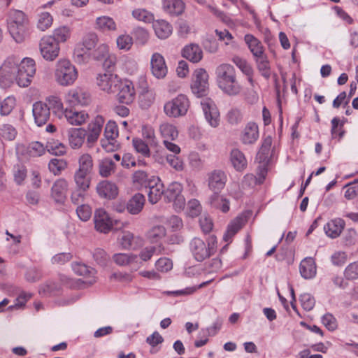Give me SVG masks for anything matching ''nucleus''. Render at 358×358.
<instances>
[{
	"mask_svg": "<svg viewBox=\"0 0 358 358\" xmlns=\"http://www.w3.org/2000/svg\"><path fill=\"white\" fill-rule=\"evenodd\" d=\"M217 238L214 235L210 236L206 243L200 238L195 237L189 243V250L197 262H203L213 255L216 250Z\"/></svg>",
	"mask_w": 358,
	"mask_h": 358,
	"instance_id": "nucleus-2",
	"label": "nucleus"
},
{
	"mask_svg": "<svg viewBox=\"0 0 358 358\" xmlns=\"http://www.w3.org/2000/svg\"><path fill=\"white\" fill-rule=\"evenodd\" d=\"M189 106L190 102L187 96L183 94H180L165 103L164 111L168 117L178 118L185 116Z\"/></svg>",
	"mask_w": 358,
	"mask_h": 358,
	"instance_id": "nucleus-6",
	"label": "nucleus"
},
{
	"mask_svg": "<svg viewBox=\"0 0 358 358\" xmlns=\"http://www.w3.org/2000/svg\"><path fill=\"white\" fill-rule=\"evenodd\" d=\"M159 131L164 140H174L178 136L176 127L169 122H163L159 125Z\"/></svg>",
	"mask_w": 358,
	"mask_h": 358,
	"instance_id": "nucleus-46",
	"label": "nucleus"
},
{
	"mask_svg": "<svg viewBox=\"0 0 358 358\" xmlns=\"http://www.w3.org/2000/svg\"><path fill=\"white\" fill-rule=\"evenodd\" d=\"M46 108L49 111V114L52 112L56 116L60 117L63 115V104L61 99L56 96H50L46 99Z\"/></svg>",
	"mask_w": 358,
	"mask_h": 358,
	"instance_id": "nucleus-40",
	"label": "nucleus"
},
{
	"mask_svg": "<svg viewBox=\"0 0 358 358\" xmlns=\"http://www.w3.org/2000/svg\"><path fill=\"white\" fill-rule=\"evenodd\" d=\"M231 61L245 76L253 74V69L246 59L239 56H234Z\"/></svg>",
	"mask_w": 358,
	"mask_h": 358,
	"instance_id": "nucleus-51",
	"label": "nucleus"
},
{
	"mask_svg": "<svg viewBox=\"0 0 358 358\" xmlns=\"http://www.w3.org/2000/svg\"><path fill=\"white\" fill-rule=\"evenodd\" d=\"M9 17V33L17 43H22L25 39L27 29L25 14L21 10H14L10 11Z\"/></svg>",
	"mask_w": 358,
	"mask_h": 358,
	"instance_id": "nucleus-4",
	"label": "nucleus"
},
{
	"mask_svg": "<svg viewBox=\"0 0 358 358\" xmlns=\"http://www.w3.org/2000/svg\"><path fill=\"white\" fill-rule=\"evenodd\" d=\"M163 6L165 11L173 15L181 14L185 7L181 0H164Z\"/></svg>",
	"mask_w": 358,
	"mask_h": 358,
	"instance_id": "nucleus-45",
	"label": "nucleus"
},
{
	"mask_svg": "<svg viewBox=\"0 0 358 358\" xmlns=\"http://www.w3.org/2000/svg\"><path fill=\"white\" fill-rule=\"evenodd\" d=\"M71 36V30L68 27L63 26L56 29L52 36H48L49 40L52 41V48L53 50L51 55L49 57L51 59H56L59 53L60 48L59 43L66 41Z\"/></svg>",
	"mask_w": 358,
	"mask_h": 358,
	"instance_id": "nucleus-13",
	"label": "nucleus"
},
{
	"mask_svg": "<svg viewBox=\"0 0 358 358\" xmlns=\"http://www.w3.org/2000/svg\"><path fill=\"white\" fill-rule=\"evenodd\" d=\"M87 189H81L80 187H76L71 194V201L75 205H79L83 203L87 195Z\"/></svg>",
	"mask_w": 358,
	"mask_h": 358,
	"instance_id": "nucleus-57",
	"label": "nucleus"
},
{
	"mask_svg": "<svg viewBox=\"0 0 358 358\" xmlns=\"http://www.w3.org/2000/svg\"><path fill=\"white\" fill-rule=\"evenodd\" d=\"M20 58L11 55L8 57L0 67V87L3 89L10 87L14 80L19 66Z\"/></svg>",
	"mask_w": 358,
	"mask_h": 358,
	"instance_id": "nucleus-5",
	"label": "nucleus"
},
{
	"mask_svg": "<svg viewBox=\"0 0 358 358\" xmlns=\"http://www.w3.org/2000/svg\"><path fill=\"white\" fill-rule=\"evenodd\" d=\"M67 122L72 125H81L88 118V114L85 111H76L66 109L63 113Z\"/></svg>",
	"mask_w": 358,
	"mask_h": 358,
	"instance_id": "nucleus-39",
	"label": "nucleus"
},
{
	"mask_svg": "<svg viewBox=\"0 0 358 358\" xmlns=\"http://www.w3.org/2000/svg\"><path fill=\"white\" fill-rule=\"evenodd\" d=\"M147 188L148 189V201L152 204L157 203L161 199L162 195L164 196V184L157 176L152 178Z\"/></svg>",
	"mask_w": 358,
	"mask_h": 358,
	"instance_id": "nucleus-18",
	"label": "nucleus"
},
{
	"mask_svg": "<svg viewBox=\"0 0 358 358\" xmlns=\"http://www.w3.org/2000/svg\"><path fill=\"white\" fill-rule=\"evenodd\" d=\"M136 238L140 239L139 237H135L134 234L129 231H124L119 237L118 241L123 249L134 250L136 248L133 245V243Z\"/></svg>",
	"mask_w": 358,
	"mask_h": 358,
	"instance_id": "nucleus-49",
	"label": "nucleus"
},
{
	"mask_svg": "<svg viewBox=\"0 0 358 358\" xmlns=\"http://www.w3.org/2000/svg\"><path fill=\"white\" fill-rule=\"evenodd\" d=\"M26 155L29 157H36L43 155L45 152L43 145L38 141L31 143L27 148L24 145H19L16 148V152L19 157L20 155Z\"/></svg>",
	"mask_w": 358,
	"mask_h": 358,
	"instance_id": "nucleus-20",
	"label": "nucleus"
},
{
	"mask_svg": "<svg viewBox=\"0 0 358 358\" xmlns=\"http://www.w3.org/2000/svg\"><path fill=\"white\" fill-rule=\"evenodd\" d=\"M166 230L162 225L152 227L146 234V237L151 243H157L166 236Z\"/></svg>",
	"mask_w": 358,
	"mask_h": 358,
	"instance_id": "nucleus-44",
	"label": "nucleus"
},
{
	"mask_svg": "<svg viewBox=\"0 0 358 358\" xmlns=\"http://www.w3.org/2000/svg\"><path fill=\"white\" fill-rule=\"evenodd\" d=\"M36 73V64L33 59L24 58L20 63L16 74L15 82L22 87L29 85Z\"/></svg>",
	"mask_w": 358,
	"mask_h": 358,
	"instance_id": "nucleus-7",
	"label": "nucleus"
},
{
	"mask_svg": "<svg viewBox=\"0 0 358 358\" xmlns=\"http://www.w3.org/2000/svg\"><path fill=\"white\" fill-rule=\"evenodd\" d=\"M90 174L76 171L73 175V181L76 187L89 189L91 183Z\"/></svg>",
	"mask_w": 358,
	"mask_h": 358,
	"instance_id": "nucleus-48",
	"label": "nucleus"
},
{
	"mask_svg": "<svg viewBox=\"0 0 358 358\" xmlns=\"http://www.w3.org/2000/svg\"><path fill=\"white\" fill-rule=\"evenodd\" d=\"M116 165L113 159L105 157L99 161V173L103 178H108L115 173Z\"/></svg>",
	"mask_w": 358,
	"mask_h": 358,
	"instance_id": "nucleus-41",
	"label": "nucleus"
},
{
	"mask_svg": "<svg viewBox=\"0 0 358 358\" xmlns=\"http://www.w3.org/2000/svg\"><path fill=\"white\" fill-rule=\"evenodd\" d=\"M95 229L101 233H108L113 227V220L104 209L99 208L95 210L94 215Z\"/></svg>",
	"mask_w": 358,
	"mask_h": 358,
	"instance_id": "nucleus-16",
	"label": "nucleus"
},
{
	"mask_svg": "<svg viewBox=\"0 0 358 358\" xmlns=\"http://www.w3.org/2000/svg\"><path fill=\"white\" fill-rule=\"evenodd\" d=\"M208 74L204 69H196L192 75L191 90L198 97L207 95L209 90Z\"/></svg>",
	"mask_w": 358,
	"mask_h": 358,
	"instance_id": "nucleus-9",
	"label": "nucleus"
},
{
	"mask_svg": "<svg viewBox=\"0 0 358 358\" xmlns=\"http://www.w3.org/2000/svg\"><path fill=\"white\" fill-rule=\"evenodd\" d=\"M116 42L119 49L129 50L133 44V38L128 34H122L117 38Z\"/></svg>",
	"mask_w": 358,
	"mask_h": 358,
	"instance_id": "nucleus-63",
	"label": "nucleus"
},
{
	"mask_svg": "<svg viewBox=\"0 0 358 358\" xmlns=\"http://www.w3.org/2000/svg\"><path fill=\"white\" fill-rule=\"evenodd\" d=\"M68 189V182L64 178L57 180L51 191V196L57 203H63L66 199V193Z\"/></svg>",
	"mask_w": 358,
	"mask_h": 358,
	"instance_id": "nucleus-28",
	"label": "nucleus"
},
{
	"mask_svg": "<svg viewBox=\"0 0 358 358\" xmlns=\"http://www.w3.org/2000/svg\"><path fill=\"white\" fill-rule=\"evenodd\" d=\"M301 275L305 279H310L316 275V265L313 258L306 257L299 265Z\"/></svg>",
	"mask_w": 358,
	"mask_h": 358,
	"instance_id": "nucleus-32",
	"label": "nucleus"
},
{
	"mask_svg": "<svg viewBox=\"0 0 358 358\" xmlns=\"http://www.w3.org/2000/svg\"><path fill=\"white\" fill-rule=\"evenodd\" d=\"M132 16L138 21L150 23L154 21L153 14L144 8H136L132 11Z\"/></svg>",
	"mask_w": 358,
	"mask_h": 358,
	"instance_id": "nucleus-52",
	"label": "nucleus"
},
{
	"mask_svg": "<svg viewBox=\"0 0 358 358\" xmlns=\"http://www.w3.org/2000/svg\"><path fill=\"white\" fill-rule=\"evenodd\" d=\"M46 150L52 155L61 156L66 153V147L59 141L50 142L46 144Z\"/></svg>",
	"mask_w": 358,
	"mask_h": 358,
	"instance_id": "nucleus-55",
	"label": "nucleus"
},
{
	"mask_svg": "<svg viewBox=\"0 0 358 358\" xmlns=\"http://www.w3.org/2000/svg\"><path fill=\"white\" fill-rule=\"evenodd\" d=\"M208 204L211 208L220 210L226 213L230 210L229 200L222 194L214 192L209 196L208 199Z\"/></svg>",
	"mask_w": 358,
	"mask_h": 358,
	"instance_id": "nucleus-22",
	"label": "nucleus"
},
{
	"mask_svg": "<svg viewBox=\"0 0 358 358\" xmlns=\"http://www.w3.org/2000/svg\"><path fill=\"white\" fill-rule=\"evenodd\" d=\"M98 41L99 38L96 33L89 32L85 34L74 50L75 60L80 63L84 62L85 57L96 48Z\"/></svg>",
	"mask_w": 358,
	"mask_h": 358,
	"instance_id": "nucleus-8",
	"label": "nucleus"
},
{
	"mask_svg": "<svg viewBox=\"0 0 358 358\" xmlns=\"http://www.w3.org/2000/svg\"><path fill=\"white\" fill-rule=\"evenodd\" d=\"M66 101L71 106H87L91 101L89 92L83 87H77L70 90L65 96Z\"/></svg>",
	"mask_w": 358,
	"mask_h": 358,
	"instance_id": "nucleus-11",
	"label": "nucleus"
},
{
	"mask_svg": "<svg viewBox=\"0 0 358 358\" xmlns=\"http://www.w3.org/2000/svg\"><path fill=\"white\" fill-rule=\"evenodd\" d=\"M227 181V175L221 170H214L208 175V187L213 193H220L224 189Z\"/></svg>",
	"mask_w": 358,
	"mask_h": 358,
	"instance_id": "nucleus-17",
	"label": "nucleus"
},
{
	"mask_svg": "<svg viewBox=\"0 0 358 358\" xmlns=\"http://www.w3.org/2000/svg\"><path fill=\"white\" fill-rule=\"evenodd\" d=\"M153 29L156 36L160 39H166L173 31L172 26L165 20L153 21Z\"/></svg>",
	"mask_w": 358,
	"mask_h": 358,
	"instance_id": "nucleus-36",
	"label": "nucleus"
},
{
	"mask_svg": "<svg viewBox=\"0 0 358 358\" xmlns=\"http://www.w3.org/2000/svg\"><path fill=\"white\" fill-rule=\"evenodd\" d=\"M345 224V221L343 219L336 218L327 222L324 227V230L329 237L335 238L341 235Z\"/></svg>",
	"mask_w": 358,
	"mask_h": 358,
	"instance_id": "nucleus-29",
	"label": "nucleus"
},
{
	"mask_svg": "<svg viewBox=\"0 0 358 358\" xmlns=\"http://www.w3.org/2000/svg\"><path fill=\"white\" fill-rule=\"evenodd\" d=\"M96 189L98 194L103 198L113 199L118 194L117 185L108 180H103L99 182Z\"/></svg>",
	"mask_w": 358,
	"mask_h": 358,
	"instance_id": "nucleus-25",
	"label": "nucleus"
},
{
	"mask_svg": "<svg viewBox=\"0 0 358 358\" xmlns=\"http://www.w3.org/2000/svg\"><path fill=\"white\" fill-rule=\"evenodd\" d=\"M149 144L150 143H148V142H145L139 138H134L132 140V145L136 152L145 157H149L150 156Z\"/></svg>",
	"mask_w": 358,
	"mask_h": 358,
	"instance_id": "nucleus-50",
	"label": "nucleus"
},
{
	"mask_svg": "<svg viewBox=\"0 0 358 358\" xmlns=\"http://www.w3.org/2000/svg\"><path fill=\"white\" fill-rule=\"evenodd\" d=\"M117 99L124 104L131 103L135 99V89L133 83L128 80H122L117 87Z\"/></svg>",
	"mask_w": 358,
	"mask_h": 358,
	"instance_id": "nucleus-14",
	"label": "nucleus"
},
{
	"mask_svg": "<svg viewBox=\"0 0 358 358\" xmlns=\"http://www.w3.org/2000/svg\"><path fill=\"white\" fill-rule=\"evenodd\" d=\"M69 143L71 148H80L87 136V131L83 128H71L67 131Z\"/></svg>",
	"mask_w": 358,
	"mask_h": 358,
	"instance_id": "nucleus-24",
	"label": "nucleus"
},
{
	"mask_svg": "<svg viewBox=\"0 0 358 358\" xmlns=\"http://www.w3.org/2000/svg\"><path fill=\"white\" fill-rule=\"evenodd\" d=\"M94 28L101 32H108L116 31L117 25L112 17L103 15L96 19Z\"/></svg>",
	"mask_w": 358,
	"mask_h": 358,
	"instance_id": "nucleus-37",
	"label": "nucleus"
},
{
	"mask_svg": "<svg viewBox=\"0 0 358 358\" xmlns=\"http://www.w3.org/2000/svg\"><path fill=\"white\" fill-rule=\"evenodd\" d=\"M104 122V119L101 115H96L88 124L89 134L87 136V142L90 145L98 140Z\"/></svg>",
	"mask_w": 358,
	"mask_h": 358,
	"instance_id": "nucleus-21",
	"label": "nucleus"
},
{
	"mask_svg": "<svg viewBox=\"0 0 358 358\" xmlns=\"http://www.w3.org/2000/svg\"><path fill=\"white\" fill-rule=\"evenodd\" d=\"M182 56L192 63L200 62L203 57V51L196 43L185 45L182 50Z\"/></svg>",
	"mask_w": 358,
	"mask_h": 358,
	"instance_id": "nucleus-27",
	"label": "nucleus"
},
{
	"mask_svg": "<svg viewBox=\"0 0 358 358\" xmlns=\"http://www.w3.org/2000/svg\"><path fill=\"white\" fill-rule=\"evenodd\" d=\"M104 136L108 141H114L118 136V129L115 122H108L105 127Z\"/></svg>",
	"mask_w": 358,
	"mask_h": 358,
	"instance_id": "nucleus-60",
	"label": "nucleus"
},
{
	"mask_svg": "<svg viewBox=\"0 0 358 358\" xmlns=\"http://www.w3.org/2000/svg\"><path fill=\"white\" fill-rule=\"evenodd\" d=\"M145 199L140 193L135 194L127 202V210L130 214H138L143 209Z\"/></svg>",
	"mask_w": 358,
	"mask_h": 358,
	"instance_id": "nucleus-34",
	"label": "nucleus"
},
{
	"mask_svg": "<svg viewBox=\"0 0 358 358\" xmlns=\"http://www.w3.org/2000/svg\"><path fill=\"white\" fill-rule=\"evenodd\" d=\"M218 87L226 94L231 96L239 95L243 87L239 83L234 67L227 63L218 65L215 69Z\"/></svg>",
	"mask_w": 358,
	"mask_h": 358,
	"instance_id": "nucleus-1",
	"label": "nucleus"
},
{
	"mask_svg": "<svg viewBox=\"0 0 358 358\" xmlns=\"http://www.w3.org/2000/svg\"><path fill=\"white\" fill-rule=\"evenodd\" d=\"M67 166L66 162L63 159L53 158L50 159L48 164V169L50 172L57 176L66 169Z\"/></svg>",
	"mask_w": 358,
	"mask_h": 358,
	"instance_id": "nucleus-53",
	"label": "nucleus"
},
{
	"mask_svg": "<svg viewBox=\"0 0 358 358\" xmlns=\"http://www.w3.org/2000/svg\"><path fill=\"white\" fill-rule=\"evenodd\" d=\"M78 73L71 62L66 59L57 61L55 69V78L57 83L62 86L73 85L77 80Z\"/></svg>",
	"mask_w": 358,
	"mask_h": 358,
	"instance_id": "nucleus-3",
	"label": "nucleus"
},
{
	"mask_svg": "<svg viewBox=\"0 0 358 358\" xmlns=\"http://www.w3.org/2000/svg\"><path fill=\"white\" fill-rule=\"evenodd\" d=\"M155 176L150 175L147 172L141 170L135 171L131 177L133 185L138 188H147L150 183L152 178H155Z\"/></svg>",
	"mask_w": 358,
	"mask_h": 358,
	"instance_id": "nucleus-35",
	"label": "nucleus"
},
{
	"mask_svg": "<svg viewBox=\"0 0 358 358\" xmlns=\"http://www.w3.org/2000/svg\"><path fill=\"white\" fill-rule=\"evenodd\" d=\"M244 41L254 58L265 54L264 48L262 42L253 35L250 34H245Z\"/></svg>",
	"mask_w": 358,
	"mask_h": 358,
	"instance_id": "nucleus-31",
	"label": "nucleus"
},
{
	"mask_svg": "<svg viewBox=\"0 0 358 358\" xmlns=\"http://www.w3.org/2000/svg\"><path fill=\"white\" fill-rule=\"evenodd\" d=\"M109 54L108 45L106 43H101L92 52V57L94 60L102 61Z\"/></svg>",
	"mask_w": 358,
	"mask_h": 358,
	"instance_id": "nucleus-59",
	"label": "nucleus"
},
{
	"mask_svg": "<svg viewBox=\"0 0 358 358\" xmlns=\"http://www.w3.org/2000/svg\"><path fill=\"white\" fill-rule=\"evenodd\" d=\"M247 222L246 217L238 215L232 220L228 224L227 230L223 236L226 242H231L234 236L245 225Z\"/></svg>",
	"mask_w": 358,
	"mask_h": 358,
	"instance_id": "nucleus-26",
	"label": "nucleus"
},
{
	"mask_svg": "<svg viewBox=\"0 0 358 358\" xmlns=\"http://www.w3.org/2000/svg\"><path fill=\"white\" fill-rule=\"evenodd\" d=\"M72 268L75 273L84 278H89L85 282L92 284L95 282L94 274L95 270L87 265L78 262L72 264Z\"/></svg>",
	"mask_w": 358,
	"mask_h": 358,
	"instance_id": "nucleus-38",
	"label": "nucleus"
},
{
	"mask_svg": "<svg viewBox=\"0 0 358 358\" xmlns=\"http://www.w3.org/2000/svg\"><path fill=\"white\" fill-rule=\"evenodd\" d=\"M259 138L258 126L254 122H249L243 131L241 140L243 144H253Z\"/></svg>",
	"mask_w": 358,
	"mask_h": 358,
	"instance_id": "nucleus-30",
	"label": "nucleus"
},
{
	"mask_svg": "<svg viewBox=\"0 0 358 358\" xmlns=\"http://www.w3.org/2000/svg\"><path fill=\"white\" fill-rule=\"evenodd\" d=\"M78 167L76 171L91 174L94 167L92 157L88 153H84L78 159Z\"/></svg>",
	"mask_w": 358,
	"mask_h": 358,
	"instance_id": "nucleus-43",
	"label": "nucleus"
},
{
	"mask_svg": "<svg viewBox=\"0 0 358 358\" xmlns=\"http://www.w3.org/2000/svg\"><path fill=\"white\" fill-rule=\"evenodd\" d=\"M113 259L117 265L120 266H129L135 271L139 266L138 256L132 253H116L113 255Z\"/></svg>",
	"mask_w": 358,
	"mask_h": 358,
	"instance_id": "nucleus-23",
	"label": "nucleus"
},
{
	"mask_svg": "<svg viewBox=\"0 0 358 358\" xmlns=\"http://www.w3.org/2000/svg\"><path fill=\"white\" fill-rule=\"evenodd\" d=\"M344 276L348 280L358 279V261L350 263L345 268Z\"/></svg>",
	"mask_w": 358,
	"mask_h": 358,
	"instance_id": "nucleus-64",
	"label": "nucleus"
},
{
	"mask_svg": "<svg viewBox=\"0 0 358 358\" xmlns=\"http://www.w3.org/2000/svg\"><path fill=\"white\" fill-rule=\"evenodd\" d=\"M257 68L261 75L266 79L271 77V65L268 58L266 54L254 58Z\"/></svg>",
	"mask_w": 358,
	"mask_h": 358,
	"instance_id": "nucleus-42",
	"label": "nucleus"
},
{
	"mask_svg": "<svg viewBox=\"0 0 358 358\" xmlns=\"http://www.w3.org/2000/svg\"><path fill=\"white\" fill-rule=\"evenodd\" d=\"M151 71L152 75L158 78H163L167 73V67L164 57L155 52L152 55L150 59Z\"/></svg>",
	"mask_w": 358,
	"mask_h": 358,
	"instance_id": "nucleus-19",
	"label": "nucleus"
},
{
	"mask_svg": "<svg viewBox=\"0 0 358 358\" xmlns=\"http://www.w3.org/2000/svg\"><path fill=\"white\" fill-rule=\"evenodd\" d=\"M331 134L333 138L341 140L344 136L343 122L340 123L338 117H334L331 120Z\"/></svg>",
	"mask_w": 358,
	"mask_h": 358,
	"instance_id": "nucleus-54",
	"label": "nucleus"
},
{
	"mask_svg": "<svg viewBox=\"0 0 358 358\" xmlns=\"http://www.w3.org/2000/svg\"><path fill=\"white\" fill-rule=\"evenodd\" d=\"M272 145V138L270 136L265 137L262 141V146L258 152V155L261 160H265L268 158L270 149Z\"/></svg>",
	"mask_w": 358,
	"mask_h": 358,
	"instance_id": "nucleus-61",
	"label": "nucleus"
},
{
	"mask_svg": "<svg viewBox=\"0 0 358 358\" xmlns=\"http://www.w3.org/2000/svg\"><path fill=\"white\" fill-rule=\"evenodd\" d=\"M166 161L168 164L174 169L176 171H182L184 170V162L177 155H167L166 157Z\"/></svg>",
	"mask_w": 358,
	"mask_h": 358,
	"instance_id": "nucleus-56",
	"label": "nucleus"
},
{
	"mask_svg": "<svg viewBox=\"0 0 358 358\" xmlns=\"http://www.w3.org/2000/svg\"><path fill=\"white\" fill-rule=\"evenodd\" d=\"M182 185L177 182L171 183L164 190V199L166 202H173L176 210H180L185 206V197L182 195Z\"/></svg>",
	"mask_w": 358,
	"mask_h": 358,
	"instance_id": "nucleus-10",
	"label": "nucleus"
},
{
	"mask_svg": "<svg viewBox=\"0 0 358 358\" xmlns=\"http://www.w3.org/2000/svg\"><path fill=\"white\" fill-rule=\"evenodd\" d=\"M230 161L233 167L237 171H244L248 165L244 153L237 148H234L231 151Z\"/></svg>",
	"mask_w": 358,
	"mask_h": 358,
	"instance_id": "nucleus-33",
	"label": "nucleus"
},
{
	"mask_svg": "<svg viewBox=\"0 0 358 358\" xmlns=\"http://www.w3.org/2000/svg\"><path fill=\"white\" fill-rule=\"evenodd\" d=\"M120 81L121 79L117 75L111 73L99 74L96 78V83L99 87L108 94L117 92V87H118Z\"/></svg>",
	"mask_w": 358,
	"mask_h": 358,
	"instance_id": "nucleus-12",
	"label": "nucleus"
},
{
	"mask_svg": "<svg viewBox=\"0 0 358 358\" xmlns=\"http://www.w3.org/2000/svg\"><path fill=\"white\" fill-rule=\"evenodd\" d=\"M76 213L80 220L88 221L92 216V208L87 204H81L78 206Z\"/></svg>",
	"mask_w": 358,
	"mask_h": 358,
	"instance_id": "nucleus-62",
	"label": "nucleus"
},
{
	"mask_svg": "<svg viewBox=\"0 0 358 358\" xmlns=\"http://www.w3.org/2000/svg\"><path fill=\"white\" fill-rule=\"evenodd\" d=\"M205 118L212 127H217L220 124V113L214 101L210 99H204L201 101Z\"/></svg>",
	"mask_w": 358,
	"mask_h": 358,
	"instance_id": "nucleus-15",
	"label": "nucleus"
},
{
	"mask_svg": "<svg viewBox=\"0 0 358 358\" xmlns=\"http://www.w3.org/2000/svg\"><path fill=\"white\" fill-rule=\"evenodd\" d=\"M16 104L14 96L6 97L1 103L0 106V113L1 115H8L11 113Z\"/></svg>",
	"mask_w": 358,
	"mask_h": 358,
	"instance_id": "nucleus-58",
	"label": "nucleus"
},
{
	"mask_svg": "<svg viewBox=\"0 0 358 358\" xmlns=\"http://www.w3.org/2000/svg\"><path fill=\"white\" fill-rule=\"evenodd\" d=\"M32 114L34 122L38 127L45 124V104L42 101H37L33 104Z\"/></svg>",
	"mask_w": 358,
	"mask_h": 358,
	"instance_id": "nucleus-47",
	"label": "nucleus"
}]
</instances>
